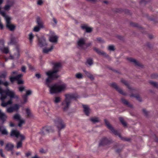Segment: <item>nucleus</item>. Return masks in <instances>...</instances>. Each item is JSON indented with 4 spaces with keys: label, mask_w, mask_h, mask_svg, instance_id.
Here are the masks:
<instances>
[{
    "label": "nucleus",
    "mask_w": 158,
    "mask_h": 158,
    "mask_svg": "<svg viewBox=\"0 0 158 158\" xmlns=\"http://www.w3.org/2000/svg\"><path fill=\"white\" fill-rule=\"evenodd\" d=\"M61 66V64L60 63H55L54 64L53 70L46 73L48 77L46 80L45 84L49 88V92L51 94L60 92L65 90L66 89L67 85L64 83H62L60 85L55 84L51 85H49V83L52 80L59 77V76L57 73L59 71Z\"/></svg>",
    "instance_id": "nucleus-1"
},
{
    "label": "nucleus",
    "mask_w": 158,
    "mask_h": 158,
    "mask_svg": "<svg viewBox=\"0 0 158 158\" xmlns=\"http://www.w3.org/2000/svg\"><path fill=\"white\" fill-rule=\"evenodd\" d=\"M6 75L7 73L6 72L0 73V94L1 95L0 99L2 102L1 105L3 107H5L12 103L11 100L8 101L6 102H4V100L6 98L7 96H9L11 98H14L18 99L19 98V96L16 95L13 91L8 89L3 90L1 87V85H2L6 86L8 85L7 82H4L2 79V78H5Z\"/></svg>",
    "instance_id": "nucleus-2"
},
{
    "label": "nucleus",
    "mask_w": 158,
    "mask_h": 158,
    "mask_svg": "<svg viewBox=\"0 0 158 158\" xmlns=\"http://www.w3.org/2000/svg\"><path fill=\"white\" fill-rule=\"evenodd\" d=\"M65 99L62 102L61 106L64 111L67 110L71 103L72 99H76L79 98V96L77 94H67L65 95Z\"/></svg>",
    "instance_id": "nucleus-3"
},
{
    "label": "nucleus",
    "mask_w": 158,
    "mask_h": 158,
    "mask_svg": "<svg viewBox=\"0 0 158 158\" xmlns=\"http://www.w3.org/2000/svg\"><path fill=\"white\" fill-rule=\"evenodd\" d=\"M1 6H0V13L4 17L6 22V26L10 31H12L14 30L15 26L14 25L11 24L10 22L11 18L6 15L4 12L1 10Z\"/></svg>",
    "instance_id": "nucleus-4"
},
{
    "label": "nucleus",
    "mask_w": 158,
    "mask_h": 158,
    "mask_svg": "<svg viewBox=\"0 0 158 158\" xmlns=\"http://www.w3.org/2000/svg\"><path fill=\"white\" fill-rule=\"evenodd\" d=\"M55 125L59 131H60L65 127V124L60 118H56L55 120Z\"/></svg>",
    "instance_id": "nucleus-5"
},
{
    "label": "nucleus",
    "mask_w": 158,
    "mask_h": 158,
    "mask_svg": "<svg viewBox=\"0 0 158 158\" xmlns=\"http://www.w3.org/2000/svg\"><path fill=\"white\" fill-rule=\"evenodd\" d=\"M104 121L107 127L110 130L112 133L115 135H118L122 139H124L118 133V131L114 129L108 120L106 119H105Z\"/></svg>",
    "instance_id": "nucleus-6"
},
{
    "label": "nucleus",
    "mask_w": 158,
    "mask_h": 158,
    "mask_svg": "<svg viewBox=\"0 0 158 158\" xmlns=\"http://www.w3.org/2000/svg\"><path fill=\"white\" fill-rule=\"evenodd\" d=\"M10 135L11 136H15L17 138L19 137L21 140H24L25 138L24 135L20 134L19 131L17 130H12L10 132Z\"/></svg>",
    "instance_id": "nucleus-7"
},
{
    "label": "nucleus",
    "mask_w": 158,
    "mask_h": 158,
    "mask_svg": "<svg viewBox=\"0 0 158 158\" xmlns=\"http://www.w3.org/2000/svg\"><path fill=\"white\" fill-rule=\"evenodd\" d=\"M14 119L19 121L18 126L19 127H21L23 124L25 123V120L24 119L22 118L20 115L18 114H15L13 116Z\"/></svg>",
    "instance_id": "nucleus-8"
},
{
    "label": "nucleus",
    "mask_w": 158,
    "mask_h": 158,
    "mask_svg": "<svg viewBox=\"0 0 158 158\" xmlns=\"http://www.w3.org/2000/svg\"><path fill=\"white\" fill-rule=\"evenodd\" d=\"M20 105L18 104H15L13 106L8 108L6 111L8 113H12L14 111H17L20 108Z\"/></svg>",
    "instance_id": "nucleus-9"
},
{
    "label": "nucleus",
    "mask_w": 158,
    "mask_h": 158,
    "mask_svg": "<svg viewBox=\"0 0 158 158\" xmlns=\"http://www.w3.org/2000/svg\"><path fill=\"white\" fill-rule=\"evenodd\" d=\"M86 39L85 38H81L78 39L77 41L78 47L80 48H82L86 43Z\"/></svg>",
    "instance_id": "nucleus-10"
},
{
    "label": "nucleus",
    "mask_w": 158,
    "mask_h": 158,
    "mask_svg": "<svg viewBox=\"0 0 158 158\" xmlns=\"http://www.w3.org/2000/svg\"><path fill=\"white\" fill-rule=\"evenodd\" d=\"M127 60L130 62L131 63L135 66H141V64L140 63L134 58L130 57L128 58Z\"/></svg>",
    "instance_id": "nucleus-11"
},
{
    "label": "nucleus",
    "mask_w": 158,
    "mask_h": 158,
    "mask_svg": "<svg viewBox=\"0 0 158 158\" xmlns=\"http://www.w3.org/2000/svg\"><path fill=\"white\" fill-rule=\"evenodd\" d=\"M111 86L114 88L116 90L118 91L119 93L123 95H126V94L124 92L123 90L120 88L115 83H113L111 84Z\"/></svg>",
    "instance_id": "nucleus-12"
},
{
    "label": "nucleus",
    "mask_w": 158,
    "mask_h": 158,
    "mask_svg": "<svg viewBox=\"0 0 158 158\" xmlns=\"http://www.w3.org/2000/svg\"><path fill=\"white\" fill-rule=\"evenodd\" d=\"M38 45L41 47H44L47 45V44L46 42V40L44 37H42L38 39Z\"/></svg>",
    "instance_id": "nucleus-13"
},
{
    "label": "nucleus",
    "mask_w": 158,
    "mask_h": 158,
    "mask_svg": "<svg viewBox=\"0 0 158 158\" xmlns=\"http://www.w3.org/2000/svg\"><path fill=\"white\" fill-rule=\"evenodd\" d=\"M94 50L99 55H102L106 58H109V55L103 51H102L96 48H94Z\"/></svg>",
    "instance_id": "nucleus-14"
},
{
    "label": "nucleus",
    "mask_w": 158,
    "mask_h": 158,
    "mask_svg": "<svg viewBox=\"0 0 158 158\" xmlns=\"http://www.w3.org/2000/svg\"><path fill=\"white\" fill-rule=\"evenodd\" d=\"M58 37L54 33L51 35L49 38V41L52 43H56L57 42Z\"/></svg>",
    "instance_id": "nucleus-15"
},
{
    "label": "nucleus",
    "mask_w": 158,
    "mask_h": 158,
    "mask_svg": "<svg viewBox=\"0 0 158 158\" xmlns=\"http://www.w3.org/2000/svg\"><path fill=\"white\" fill-rule=\"evenodd\" d=\"M121 82L127 87L130 89V92H131V90H134L130 86L128 83L125 80L123 79H122L121 80Z\"/></svg>",
    "instance_id": "nucleus-16"
},
{
    "label": "nucleus",
    "mask_w": 158,
    "mask_h": 158,
    "mask_svg": "<svg viewBox=\"0 0 158 158\" xmlns=\"http://www.w3.org/2000/svg\"><path fill=\"white\" fill-rule=\"evenodd\" d=\"M49 128L48 127L43 128L41 131L40 133L42 135H45L49 132Z\"/></svg>",
    "instance_id": "nucleus-17"
},
{
    "label": "nucleus",
    "mask_w": 158,
    "mask_h": 158,
    "mask_svg": "<svg viewBox=\"0 0 158 158\" xmlns=\"http://www.w3.org/2000/svg\"><path fill=\"white\" fill-rule=\"evenodd\" d=\"M81 28L85 30L86 32L89 33L92 31V28L89 27L86 25H84L81 26Z\"/></svg>",
    "instance_id": "nucleus-18"
},
{
    "label": "nucleus",
    "mask_w": 158,
    "mask_h": 158,
    "mask_svg": "<svg viewBox=\"0 0 158 158\" xmlns=\"http://www.w3.org/2000/svg\"><path fill=\"white\" fill-rule=\"evenodd\" d=\"M14 147V145L10 143H7L5 149L7 151H12Z\"/></svg>",
    "instance_id": "nucleus-19"
},
{
    "label": "nucleus",
    "mask_w": 158,
    "mask_h": 158,
    "mask_svg": "<svg viewBox=\"0 0 158 158\" xmlns=\"http://www.w3.org/2000/svg\"><path fill=\"white\" fill-rule=\"evenodd\" d=\"M121 101L122 103L126 105L131 108H132L133 107L132 105L126 99L122 98L121 99Z\"/></svg>",
    "instance_id": "nucleus-20"
},
{
    "label": "nucleus",
    "mask_w": 158,
    "mask_h": 158,
    "mask_svg": "<svg viewBox=\"0 0 158 158\" xmlns=\"http://www.w3.org/2000/svg\"><path fill=\"white\" fill-rule=\"evenodd\" d=\"M109 140L106 138H104L102 139L100 143V145H106L109 143Z\"/></svg>",
    "instance_id": "nucleus-21"
},
{
    "label": "nucleus",
    "mask_w": 158,
    "mask_h": 158,
    "mask_svg": "<svg viewBox=\"0 0 158 158\" xmlns=\"http://www.w3.org/2000/svg\"><path fill=\"white\" fill-rule=\"evenodd\" d=\"M84 108V111L86 115L88 116L90 112V109L88 106L83 105Z\"/></svg>",
    "instance_id": "nucleus-22"
},
{
    "label": "nucleus",
    "mask_w": 158,
    "mask_h": 158,
    "mask_svg": "<svg viewBox=\"0 0 158 158\" xmlns=\"http://www.w3.org/2000/svg\"><path fill=\"white\" fill-rule=\"evenodd\" d=\"M36 22L38 24V26H39L41 28L44 27L43 23L39 17L37 18Z\"/></svg>",
    "instance_id": "nucleus-23"
},
{
    "label": "nucleus",
    "mask_w": 158,
    "mask_h": 158,
    "mask_svg": "<svg viewBox=\"0 0 158 158\" xmlns=\"http://www.w3.org/2000/svg\"><path fill=\"white\" fill-rule=\"evenodd\" d=\"M22 74H19L15 77H11L10 78V81L12 82H13L15 80H18L23 76Z\"/></svg>",
    "instance_id": "nucleus-24"
},
{
    "label": "nucleus",
    "mask_w": 158,
    "mask_h": 158,
    "mask_svg": "<svg viewBox=\"0 0 158 158\" xmlns=\"http://www.w3.org/2000/svg\"><path fill=\"white\" fill-rule=\"evenodd\" d=\"M84 72L86 75L91 80H93L94 79V77L93 75L90 73L85 70H84Z\"/></svg>",
    "instance_id": "nucleus-25"
},
{
    "label": "nucleus",
    "mask_w": 158,
    "mask_h": 158,
    "mask_svg": "<svg viewBox=\"0 0 158 158\" xmlns=\"http://www.w3.org/2000/svg\"><path fill=\"white\" fill-rule=\"evenodd\" d=\"M0 131L1 132V133L3 135H7L8 132L2 126H0Z\"/></svg>",
    "instance_id": "nucleus-26"
},
{
    "label": "nucleus",
    "mask_w": 158,
    "mask_h": 158,
    "mask_svg": "<svg viewBox=\"0 0 158 158\" xmlns=\"http://www.w3.org/2000/svg\"><path fill=\"white\" fill-rule=\"evenodd\" d=\"M53 48V46H52L50 48H45L43 49V52L44 53L47 54L48 52H51Z\"/></svg>",
    "instance_id": "nucleus-27"
},
{
    "label": "nucleus",
    "mask_w": 158,
    "mask_h": 158,
    "mask_svg": "<svg viewBox=\"0 0 158 158\" xmlns=\"http://www.w3.org/2000/svg\"><path fill=\"white\" fill-rule=\"evenodd\" d=\"M22 98L23 100V102L22 103L23 104H25L27 102L28 97L24 94L22 95Z\"/></svg>",
    "instance_id": "nucleus-28"
},
{
    "label": "nucleus",
    "mask_w": 158,
    "mask_h": 158,
    "mask_svg": "<svg viewBox=\"0 0 158 158\" xmlns=\"http://www.w3.org/2000/svg\"><path fill=\"white\" fill-rule=\"evenodd\" d=\"M0 50H1L2 52L5 54H7L9 52V49L8 47H3L1 48Z\"/></svg>",
    "instance_id": "nucleus-29"
},
{
    "label": "nucleus",
    "mask_w": 158,
    "mask_h": 158,
    "mask_svg": "<svg viewBox=\"0 0 158 158\" xmlns=\"http://www.w3.org/2000/svg\"><path fill=\"white\" fill-rule=\"evenodd\" d=\"M61 99L60 97H56L54 98L53 101L54 103L57 104L59 103L60 102Z\"/></svg>",
    "instance_id": "nucleus-30"
},
{
    "label": "nucleus",
    "mask_w": 158,
    "mask_h": 158,
    "mask_svg": "<svg viewBox=\"0 0 158 158\" xmlns=\"http://www.w3.org/2000/svg\"><path fill=\"white\" fill-rule=\"evenodd\" d=\"M6 118V116L5 114L2 112L0 110V119L2 120H4Z\"/></svg>",
    "instance_id": "nucleus-31"
},
{
    "label": "nucleus",
    "mask_w": 158,
    "mask_h": 158,
    "mask_svg": "<svg viewBox=\"0 0 158 158\" xmlns=\"http://www.w3.org/2000/svg\"><path fill=\"white\" fill-rule=\"evenodd\" d=\"M150 84L154 87L158 88V83L152 81L149 82Z\"/></svg>",
    "instance_id": "nucleus-32"
},
{
    "label": "nucleus",
    "mask_w": 158,
    "mask_h": 158,
    "mask_svg": "<svg viewBox=\"0 0 158 158\" xmlns=\"http://www.w3.org/2000/svg\"><path fill=\"white\" fill-rule=\"evenodd\" d=\"M90 120L94 123L98 122H99V120L98 118L93 117L90 119Z\"/></svg>",
    "instance_id": "nucleus-33"
},
{
    "label": "nucleus",
    "mask_w": 158,
    "mask_h": 158,
    "mask_svg": "<svg viewBox=\"0 0 158 158\" xmlns=\"http://www.w3.org/2000/svg\"><path fill=\"white\" fill-rule=\"evenodd\" d=\"M120 122L123 125L124 127H126L127 124L124 121V119L122 117H120L119 118Z\"/></svg>",
    "instance_id": "nucleus-34"
},
{
    "label": "nucleus",
    "mask_w": 158,
    "mask_h": 158,
    "mask_svg": "<svg viewBox=\"0 0 158 158\" xmlns=\"http://www.w3.org/2000/svg\"><path fill=\"white\" fill-rule=\"evenodd\" d=\"M34 35L32 33H31L29 34V39L30 40L31 43H32V40L34 38Z\"/></svg>",
    "instance_id": "nucleus-35"
},
{
    "label": "nucleus",
    "mask_w": 158,
    "mask_h": 158,
    "mask_svg": "<svg viewBox=\"0 0 158 158\" xmlns=\"http://www.w3.org/2000/svg\"><path fill=\"white\" fill-rule=\"evenodd\" d=\"M75 77L76 78L80 79L83 78V76L82 74L80 73H77L75 75Z\"/></svg>",
    "instance_id": "nucleus-36"
},
{
    "label": "nucleus",
    "mask_w": 158,
    "mask_h": 158,
    "mask_svg": "<svg viewBox=\"0 0 158 158\" xmlns=\"http://www.w3.org/2000/svg\"><path fill=\"white\" fill-rule=\"evenodd\" d=\"M108 50L110 51H114L115 50L114 46L113 45H110L108 46Z\"/></svg>",
    "instance_id": "nucleus-37"
},
{
    "label": "nucleus",
    "mask_w": 158,
    "mask_h": 158,
    "mask_svg": "<svg viewBox=\"0 0 158 158\" xmlns=\"http://www.w3.org/2000/svg\"><path fill=\"white\" fill-rule=\"evenodd\" d=\"M130 97H135V98H136L137 100L139 101H142L141 98L139 95L135 96L133 94H131L130 95Z\"/></svg>",
    "instance_id": "nucleus-38"
},
{
    "label": "nucleus",
    "mask_w": 158,
    "mask_h": 158,
    "mask_svg": "<svg viewBox=\"0 0 158 158\" xmlns=\"http://www.w3.org/2000/svg\"><path fill=\"white\" fill-rule=\"evenodd\" d=\"M22 141L23 140H21L20 139V141L17 142V146H16L17 148H21L22 147Z\"/></svg>",
    "instance_id": "nucleus-39"
},
{
    "label": "nucleus",
    "mask_w": 158,
    "mask_h": 158,
    "mask_svg": "<svg viewBox=\"0 0 158 158\" xmlns=\"http://www.w3.org/2000/svg\"><path fill=\"white\" fill-rule=\"evenodd\" d=\"M13 5V3H12L10 5H7L4 7V9L6 10H9L10 7H11L12 5Z\"/></svg>",
    "instance_id": "nucleus-40"
},
{
    "label": "nucleus",
    "mask_w": 158,
    "mask_h": 158,
    "mask_svg": "<svg viewBox=\"0 0 158 158\" xmlns=\"http://www.w3.org/2000/svg\"><path fill=\"white\" fill-rule=\"evenodd\" d=\"M96 41L99 43H103L104 42V41L101 38H97L96 39Z\"/></svg>",
    "instance_id": "nucleus-41"
},
{
    "label": "nucleus",
    "mask_w": 158,
    "mask_h": 158,
    "mask_svg": "<svg viewBox=\"0 0 158 158\" xmlns=\"http://www.w3.org/2000/svg\"><path fill=\"white\" fill-rule=\"evenodd\" d=\"M143 114L145 116H147L149 115V112L147 111L145 109H143Z\"/></svg>",
    "instance_id": "nucleus-42"
},
{
    "label": "nucleus",
    "mask_w": 158,
    "mask_h": 158,
    "mask_svg": "<svg viewBox=\"0 0 158 158\" xmlns=\"http://www.w3.org/2000/svg\"><path fill=\"white\" fill-rule=\"evenodd\" d=\"M27 114L28 117H30L31 116L30 110L28 108L26 109Z\"/></svg>",
    "instance_id": "nucleus-43"
},
{
    "label": "nucleus",
    "mask_w": 158,
    "mask_h": 158,
    "mask_svg": "<svg viewBox=\"0 0 158 158\" xmlns=\"http://www.w3.org/2000/svg\"><path fill=\"white\" fill-rule=\"evenodd\" d=\"M89 65H91L93 64V60L92 59H89L87 60V62Z\"/></svg>",
    "instance_id": "nucleus-44"
},
{
    "label": "nucleus",
    "mask_w": 158,
    "mask_h": 158,
    "mask_svg": "<svg viewBox=\"0 0 158 158\" xmlns=\"http://www.w3.org/2000/svg\"><path fill=\"white\" fill-rule=\"evenodd\" d=\"M40 28H41L39 26H36L34 27L33 31L35 32H38L40 31Z\"/></svg>",
    "instance_id": "nucleus-45"
},
{
    "label": "nucleus",
    "mask_w": 158,
    "mask_h": 158,
    "mask_svg": "<svg viewBox=\"0 0 158 158\" xmlns=\"http://www.w3.org/2000/svg\"><path fill=\"white\" fill-rule=\"evenodd\" d=\"M4 41L3 40H0V49L1 48H3L4 45Z\"/></svg>",
    "instance_id": "nucleus-46"
},
{
    "label": "nucleus",
    "mask_w": 158,
    "mask_h": 158,
    "mask_svg": "<svg viewBox=\"0 0 158 158\" xmlns=\"http://www.w3.org/2000/svg\"><path fill=\"white\" fill-rule=\"evenodd\" d=\"M19 91L20 92H22L25 90V87L23 86H20L18 87Z\"/></svg>",
    "instance_id": "nucleus-47"
},
{
    "label": "nucleus",
    "mask_w": 158,
    "mask_h": 158,
    "mask_svg": "<svg viewBox=\"0 0 158 158\" xmlns=\"http://www.w3.org/2000/svg\"><path fill=\"white\" fill-rule=\"evenodd\" d=\"M32 92L31 90H27L26 91V93L25 94L28 97V95H31V94Z\"/></svg>",
    "instance_id": "nucleus-48"
},
{
    "label": "nucleus",
    "mask_w": 158,
    "mask_h": 158,
    "mask_svg": "<svg viewBox=\"0 0 158 158\" xmlns=\"http://www.w3.org/2000/svg\"><path fill=\"white\" fill-rule=\"evenodd\" d=\"M18 81V84H22L23 83V81L21 79H20V78L18 80H16Z\"/></svg>",
    "instance_id": "nucleus-49"
},
{
    "label": "nucleus",
    "mask_w": 158,
    "mask_h": 158,
    "mask_svg": "<svg viewBox=\"0 0 158 158\" xmlns=\"http://www.w3.org/2000/svg\"><path fill=\"white\" fill-rule=\"evenodd\" d=\"M0 155L2 157H4L5 155L3 153V150L2 149H0Z\"/></svg>",
    "instance_id": "nucleus-50"
},
{
    "label": "nucleus",
    "mask_w": 158,
    "mask_h": 158,
    "mask_svg": "<svg viewBox=\"0 0 158 158\" xmlns=\"http://www.w3.org/2000/svg\"><path fill=\"white\" fill-rule=\"evenodd\" d=\"M158 77V75L157 74H152L151 75V77L152 78H156Z\"/></svg>",
    "instance_id": "nucleus-51"
},
{
    "label": "nucleus",
    "mask_w": 158,
    "mask_h": 158,
    "mask_svg": "<svg viewBox=\"0 0 158 158\" xmlns=\"http://www.w3.org/2000/svg\"><path fill=\"white\" fill-rule=\"evenodd\" d=\"M26 67L24 66H23L22 67L21 70L22 72L25 73L26 72Z\"/></svg>",
    "instance_id": "nucleus-52"
},
{
    "label": "nucleus",
    "mask_w": 158,
    "mask_h": 158,
    "mask_svg": "<svg viewBox=\"0 0 158 158\" xmlns=\"http://www.w3.org/2000/svg\"><path fill=\"white\" fill-rule=\"evenodd\" d=\"M43 4L42 0H39L37 2V4L39 5H41Z\"/></svg>",
    "instance_id": "nucleus-53"
},
{
    "label": "nucleus",
    "mask_w": 158,
    "mask_h": 158,
    "mask_svg": "<svg viewBox=\"0 0 158 158\" xmlns=\"http://www.w3.org/2000/svg\"><path fill=\"white\" fill-rule=\"evenodd\" d=\"M0 144L2 146H3L4 144V141L2 140H0Z\"/></svg>",
    "instance_id": "nucleus-54"
},
{
    "label": "nucleus",
    "mask_w": 158,
    "mask_h": 158,
    "mask_svg": "<svg viewBox=\"0 0 158 158\" xmlns=\"http://www.w3.org/2000/svg\"><path fill=\"white\" fill-rule=\"evenodd\" d=\"M35 76L38 78H39L40 77V75L39 74H36L35 75Z\"/></svg>",
    "instance_id": "nucleus-55"
},
{
    "label": "nucleus",
    "mask_w": 158,
    "mask_h": 158,
    "mask_svg": "<svg viewBox=\"0 0 158 158\" xmlns=\"http://www.w3.org/2000/svg\"><path fill=\"white\" fill-rule=\"evenodd\" d=\"M40 152L42 153H45V151L43 149H40Z\"/></svg>",
    "instance_id": "nucleus-56"
},
{
    "label": "nucleus",
    "mask_w": 158,
    "mask_h": 158,
    "mask_svg": "<svg viewBox=\"0 0 158 158\" xmlns=\"http://www.w3.org/2000/svg\"><path fill=\"white\" fill-rule=\"evenodd\" d=\"M14 124L12 122H10V126L11 127H13L14 126Z\"/></svg>",
    "instance_id": "nucleus-57"
},
{
    "label": "nucleus",
    "mask_w": 158,
    "mask_h": 158,
    "mask_svg": "<svg viewBox=\"0 0 158 158\" xmlns=\"http://www.w3.org/2000/svg\"><path fill=\"white\" fill-rule=\"evenodd\" d=\"M28 67H29V68L30 69H33L32 67L31 66V65H30V64H28Z\"/></svg>",
    "instance_id": "nucleus-58"
},
{
    "label": "nucleus",
    "mask_w": 158,
    "mask_h": 158,
    "mask_svg": "<svg viewBox=\"0 0 158 158\" xmlns=\"http://www.w3.org/2000/svg\"><path fill=\"white\" fill-rule=\"evenodd\" d=\"M131 25L133 26H134V27H137V26H138V25L137 24H136V23H135L132 24Z\"/></svg>",
    "instance_id": "nucleus-59"
},
{
    "label": "nucleus",
    "mask_w": 158,
    "mask_h": 158,
    "mask_svg": "<svg viewBox=\"0 0 158 158\" xmlns=\"http://www.w3.org/2000/svg\"><path fill=\"white\" fill-rule=\"evenodd\" d=\"M17 72L15 71H14L13 72H12V74H11V75H16L17 74Z\"/></svg>",
    "instance_id": "nucleus-60"
},
{
    "label": "nucleus",
    "mask_w": 158,
    "mask_h": 158,
    "mask_svg": "<svg viewBox=\"0 0 158 158\" xmlns=\"http://www.w3.org/2000/svg\"><path fill=\"white\" fill-rule=\"evenodd\" d=\"M53 21L56 24L57 23V21L56 20V19L55 18L53 19Z\"/></svg>",
    "instance_id": "nucleus-61"
},
{
    "label": "nucleus",
    "mask_w": 158,
    "mask_h": 158,
    "mask_svg": "<svg viewBox=\"0 0 158 158\" xmlns=\"http://www.w3.org/2000/svg\"><path fill=\"white\" fill-rule=\"evenodd\" d=\"M32 158H40L37 155H35V156L33 157Z\"/></svg>",
    "instance_id": "nucleus-62"
},
{
    "label": "nucleus",
    "mask_w": 158,
    "mask_h": 158,
    "mask_svg": "<svg viewBox=\"0 0 158 158\" xmlns=\"http://www.w3.org/2000/svg\"><path fill=\"white\" fill-rule=\"evenodd\" d=\"M10 58L11 59H13L14 58V57L10 55Z\"/></svg>",
    "instance_id": "nucleus-63"
},
{
    "label": "nucleus",
    "mask_w": 158,
    "mask_h": 158,
    "mask_svg": "<svg viewBox=\"0 0 158 158\" xmlns=\"http://www.w3.org/2000/svg\"><path fill=\"white\" fill-rule=\"evenodd\" d=\"M103 2L106 4L108 3V2L107 1H103Z\"/></svg>",
    "instance_id": "nucleus-64"
}]
</instances>
